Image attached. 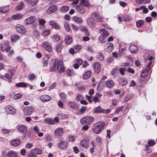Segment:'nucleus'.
<instances>
[{
	"label": "nucleus",
	"instance_id": "obj_7",
	"mask_svg": "<svg viewBox=\"0 0 157 157\" xmlns=\"http://www.w3.org/2000/svg\"><path fill=\"white\" fill-rule=\"evenodd\" d=\"M42 47L45 50L48 52H51L52 48L51 44L48 41L43 42L42 43Z\"/></svg>",
	"mask_w": 157,
	"mask_h": 157
},
{
	"label": "nucleus",
	"instance_id": "obj_27",
	"mask_svg": "<svg viewBox=\"0 0 157 157\" xmlns=\"http://www.w3.org/2000/svg\"><path fill=\"white\" fill-rule=\"evenodd\" d=\"M76 9L78 13L82 14L84 13L85 9L84 8L81 6H76Z\"/></svg>",
	"mask_w": 157,
	"mask_h": 157
},
{
	"label": "nucleus",
	"instance_id": "obj_32",
	"mask_svg": "<svg viewBox=\"0 0 157 157\" xmlns=\"http://www.w3.org/2000/svg\"><path fill=\"white\" fill-rule=\"evenodd\" d=\"M94 111L95 113H103L104 112V110L100 106L96 107Z\"/></svg>",
	"mask_w": 157,
	"mask_h": 157
},
{
	"label": "nucleus",
	"instance_id": "obj_44",
	"mask_svg": "<svg viewBox=\"0 0 157 157\" xmlns=\"http://www.w3.org/2000/svg\"><path fill=\"white\" fill-rule=\"evenodd\" d=\"M25 1L27 3L30 4L31 5L33 6L37 3L39 0H25Z\"/></svg>",
	"mask_w": 157,
	"mask_h": 157
},
{
	"label": "nucleus",
	"instance_id": "obj_45",
	"mask_svg": "<svg viewBox=\"0 0 157 157\" xmlns=\"http://www.w3.org/2000/svg\"><path fill=\"white\" fill-rule=\"evenodd\" d=\"M60 99L63 101H65L67 98V95L63 92H61L59 94Z\"/></svg>",
	"mask_w": 157,
	"mask_h": 157
},
{
	"label": "nucleus",
	"instance_id": "obj_43",
	"mask_svg": "<svg viewBox=\"0 0 157 157\" xmlns=\"http://www.w3.org/2000/svg\"><path fill=\"white\" fill-rule=\"evenodd\" d=\"M113 44L111 43H109L107 48L106 49V51L110 52H111L113 49Z\"/></svg>",
	"mask_w": 157,
	"mask_h": 157
},
{
	"label": "nucleus",
	"instance_id": "obj_39",
	"mask_svg": "<svg viewBox=\"0 0 157 157\" xmlns=\"http://www.w3.org/2000/svg\"><path fill=\"white\" fill-rule=\"evenodd\" d=\"M20 38V37L17 35H13L11 36V41L12 42H16Z\"/></svg>",
	"mask_w": 157,
	"mask_h": 157
},
{
	"label": "nucleus",
	"instance_id": "obj_37",
	"mask_svg": "<svg viewBox=\"0 0 157 157\" xmlns=\"http://www.w3.org/2000/svg\"><path fill=\"white\" fill-rule=\"evenodd\" d=\"M44 121L46 123L49 124H55L54 121L50 118H46L44 119Z\"/></svg>",
	"mask_w": 157,
	"mask_h": 157
},
{
	"label": "nucleus",
	"instance_id": "obj_62",
	"mask_svg": "<svg viewBox=\"0 0 157 157\" xmlns=\"http://www.w3.org/2000/svg\"><path fill=\"white\" fill-rule=\"evenodd\" d=\"M119 72L122 75H124V72L126 70V68L121 67L119 69Z\"/></svg>",
	"mask_w": 157,
	"mask_h": 157
},
{
	"label": "nucleus",
	"instance_id": "obj_24",
	"mask_svg": "<svg viewBox=\"0 0 157 157\" xmlns=\"http://www.w3.org/2000/svg\"><path fill=\"white\" fill-rule=\"evenodd\" d=\"M49 24L52 28L56 29H60V26L55 21H51L49 22Z\"/></svg>",
	"mask_w": 157,
	"mask_h": 157
},
{
	"label": "nucleus",
	"instance_id": "obj_42",
	"mask_svg": "<svg viewBox=\"0 0 157 157\" xmlns=\"http://www.w3.org/2000/svg\"><path fill=\"white\" fill-rule=\"evenodd\" d=\"M80 4L81 5L86 7H88L90 5L89 2L85 0H81Z\"/></svg>",
	"mask_w": 157,
	"mask_h": 157
},
{
	"label": "nucleus",
	"instance_id": "obj_34",
	"mask_svg": "<svg viewBox=\"0 0 157 157\" xmlns=\"http://www.w3.org/2000/svg\"><path fill=\"white\" fill-rule=\"evenodd\" d=\"M72 41V37L69 35H67L65 38V42L67 44H70Z\"/></svg>",
	"mask_w": 157,
	"mask_h": 157
},
{
	"label": "nucleus",
	"instance_id": "obj_17",
	"mask_svg": "<svg viewBox=\"0 0 157 157\" xmlns=\"http://www.w3.org/2000/svg\"><path fill=\"white\" fill-rule=\"evenodd\" d=\"M67 105L69 108L74 109H77L79 107V105L75 102L68 101Z\"/></svg>",
	"mask_w": 157,
	"mask_h": 157
},
{
	"label": "nucleus",
	"instance_id": "obj_18",
	"mask_svg": "<svg viewBox=\"0 0 157 157\" xmlns=\"http://www.w3.org/2000/svg\"><path fill=\"white\" fill-rule=\"evenodd\" d=\"M17 130L20 133H23L27 131L28 128L25 125L20 124L18 125L17 126Z\"/></svg>",
	"mask_w": 157,
	"mask_h": 157
},
{
	"label": "nucleus",
	"instance_id": "obj_50",
	"mask_svg": "<svg viewBox=\"0 0 157 157\" xmlns=\"http://www.w3.org/2000/svg\"><path fill=\"white\" fill-rule=\"evenodd\" d=\"M16 86L17 87H25L26 86V85L23 82H20L17 83L16 84Z\"/></svg>",
	"mask_w": 157,
	"mask_h": 157
},
{
	"label": "nucleus",
	"instance_id": "obj_53",
	"mask_svg": "<svg viewBox=\"0 0 157 157\" xmlns=\"http://www.w3.org/2000/svg\"><path fill=\"white\" fill-rule=\"evenodd\" d=\"M143 20H139L136 22V26L137 27L139 28L143 25Z\"/></svg>",
	"mask_w": 157,
	"mask_h": 157
},
{
	"label": "nucleus",
	"instance_id": "obj_16",
	"mask_svg": "<svg viewBox=\"0 0 157 157\" xmlns=\"http://www.w3.org/2000/svg\"><path fill=\"white\" fill-rule=\"evenodd\" d=\"M57 7L55 5L50 6L46 11V13L50 14L56 12L57 10Z\"/></svg>",
	"mask_w": 157,
	"mask_h": 157
},
{
	"label": "nucleus",
	"instance_id": "obj_15",
	"mask_svg": "<svg viewBox=\"0 0 157 157\" xmlns=\"http://www.w3.org/2000/svg\"><path fill=\"white\" fill-rule=\"evenodd\" d=\"M55 135L57 137H61L63 134V129L61 127H58L55 129L54 131Z\"/></svg>",
	"mask_w": 157,
	"mask_h": 157
},
{
	"label": "nucleus",
	"instance_id": "obj_38",
	"mask_svg": "<svg viewBox=\"0 0 157 157\" xmlns=\"http://www.w3.org/2000/svg\"><path fill=\"white\" fill-rule=\"evenodd\" d=\"M9 157H17V153L13 151H10L8 152Z\"/></svg>",
	"mask_w": 157,
	"mask_h": 157
},
{
	"label": "nucleus",
	"instance_id": "obj_49",
	"mask_svg": "<svg viewBox=\"0 0 157 157\" xmlns=\"http://www.w3.org/2000/svg\"><path fill=\"white\" fill-rule=\"evenodd\" d=\"M67 73L69 75L73 76L75 74L73 70L68 69L67 71Z\"/></svg>",
	"mask_w": 157,
	"mask_h": 157
},
{
	"label": "nucleus",
	"instance_id": "obj_36",
	"mask_svg": "<svg viewBox=\"0 0 157 157\" xmlns=\"http://www.w3.org/2000/svg\"><path fill=\"white\" fill-rule=\"evenodd\" d=\"M106 85L107 87L109 88L113 87L114 85L113 81L111 80H109L106 82Z\"/></svg>",
	"mask_w": 157,
	"mask_h": 157
},
{
	"label": "nucleus",
	"instance_id": "obj_4",
	"mask_svg": "<svg viewBox=\"0 0 157 157\" xmlns=\"http://www.w3.org/2000/svg\"><path fill=\"white\" fill-rule=\"evenodd\" d=\"M99 33L101 34L99 37V40L100 42L104 43L105 39L109 36V33L104 29H100L98 30Z\"/></svg>",
	"mask_w": 157,
	"mask_h": 157
},
{
	"label": "nucleus",
	"instance_id": "obj_28",
	"mask_svg": "<svg viewBox=\"0 0 157 157\" xmlns=\"http://www.w3.org/2000/svg\"><path fill=\"white\" fill-rule=\"evenodd\" d=\"M21 143V141L19 139L12 140L10 142L11 144L13 146H17Z\"/></svg>",
	"mask_w": 157,
	"mask_h": 157
},
{
	"label": "nucleus",
	"instance_id": "obj_23",
	"mask_svg": "<svg viewBox=\"0 0 157 157\" xmlns=\"http://www.w3.org/2000/svg\"><path fill=\"white\" fill-rule=\"evenodd\" d=\"M36 20V18L34 16H31L25 20V22L27 25L31 24L33 23Z\"/></svg>",
	"mask_w": 157,
	"mask_h": 157
},
{
	"label": "nucleus",
	"instance_id": "obj_59",
	"mask_svg": "<svg viewBox=\"0 0 157 157\" xmlns=\"http://www.w3.org/2000/svg\"><path fill=\"white\" fill-rule=\"evenodd\" d=\"M123 108V107L122 106H120L119 107L117 108L115 110L114 113L115 114H117L119 113V112Z\"/></svg>",
	"mask_w": 157,
	"mask_h": 157
},
{
	"label": "nucleus",
	"instance_id": "obj_46",
	"mask_svg": "<svg viewBox=\"0 0 157 157\" xmlns=\"http://www.w3.org/2000/svg\"><path fill=\"white\" fill-rule=\"evenodd\" d=\"M123 19L124 21H129L132 20L130 15H125L123 17Z\"/></svg>",
	"mask_w": 157,
	"mask_h": 157
},
{
	"label": "nucleus",
	"instance_id": "obj_63",
	"mask_svg": "<svg viewBox=\"0 0 157 157\" xmlns=\"http://www.w3.org/2000/svg\"><path fill=\"white\" fill-rule=\"evenodd\" d=\"M83 61L81 59H78L76 60V63L79 65L82 64L83 63Z\"/></svg>",
	"mask_w": 157,
	"mask_h": 157
},
{
	"label": "nucleus",
	"instance_id": "obj_13",
	"mask_svg": "<svg viewBox=\"0 0 157 157\" xmlns=\"http://www.w3.org/2000/svg\"><path fill=\"white\" fill-rule=\"evenodd\" d=\"M93 70L95 74H97L100 72L101 68L99 63L96 62L94 63L93 65Z\"/></svg>",
	"mask_w": 157,
	"mask_h": 157
},
{
	"label": "nucleus",
	"instance_id": "obj_61",
	"mask_svg": "<svg viewBox=\"0 0 157 157\" xmlns=\"http://www.w3.org/2000/svg\"><path fill=\"white\" fill-rule=\"evenodd\" d=\"M75 137L74 136H70L69 137L68 140L69 142H73L75 140Z\"/></svg>",
	"mask_w": 157,
	"mask_h": 157
},
{
	"label": "nucleus",
	"instance_id": "obj_9",
	"mask_svg": "<svg viewBox=\"0 0 157 157\" xmlns=\"http://www.w3.org/2000/svg\"><path fill=\"white\" fill-rule=\"evenodd\" d=\"M33 108L30 106H27L23 110L24 113L26 115H30L34 111Z\"/></svg>",
	"mask_w": 157,
	"mask_h": 157
},
{
	"label": "nucleus",
	"instance_id": "obj_48",
	"mask_svg": "<svg viewBox=\"0 0 157 157\" xmlns=\"http://www.w3.org/2000/svg\"><path fill=\"white\" fill-rule=\"evenodd\" d=\"M52 40L54 42H57L60 40V37L58 35H54L52 37Z\"/></svg>",
	"mask_w": 157,
	"mask_h": 157
},
{
	"label": "nucleus",
	"instance_id": "obj_19",
	"mask_svg": "<svg viewBox=\"0 0 157 157\" xmlns=\"http://www.w3.org/2000/svg\"><path fill=\"white\" fill-rule=\"evenodd\" d=\"M80 144L81 146L82 147L85 148H87L89 145V140H82L80 141Z\"/></svg>",
	"mask_w": 157,
	"mask_h": 157
},
{
	"label": "nucleus",
	"instance_id": "obj_3",
	"mask_svg": "<svg viewBox=\"0 0 157 157\" xmlns=\"http://www.w3.org/2000/svg\"><path fill=\"white\" fill-rule=\"evenodd\" d=\"M94 118L91 116L84 117L81 119L80 121L82 124L90 125L92 124L94 120Z\"/></svg>",
	"mask_w": 157,
	"mask_h": 157
},
{
	"label": "nucleus",
	"instance_id": "obj_56",
	"mask_svg": "<svg viewBox=\"0 0 157 157\" xmlns=\"http://www.w3.org/2000/svg\"><path fill=\"white\" fill-rule=\"evenodd\" d=\"M75 85L79 90H84L85 89L82 86L78 83H76Z\"/></svg>",
	"mask_w": 157,
	"mask_h": 157
},
{
	"label": "nucleus",
	"instance_id": "obj_47",
	"mask_svg": "<svg viewBox=\"0 0 157 157\" xmlns=\"http://www.w3.org/2000/svg\"><path fill=\"white\" fill-rule=\"evenodd\" d=\"M69 7L67 6H63L60 9V11L63 13H65L69 10Z\"/></svg>",
	"mask_w": 157,
	"mask_h": 157
},
{
	"label": "nucleus",
	"instance_id": "obj_14",
	"mask_svg": "<svg viewBox=\"0 0 157 157\" xmlns=\"http://www.w3.org/2000/svg\"><path fill=\"white\" fill-rule=\"evenodd\" d=\"M5 110L7 113L12 114H15L16 111L15 109L12 106L8 105L6 106Z\"/></svg>",
	"mask_w": 157,
	"mask_h": 157
},
{
	"label": "nucleus",
	"instance_id": "obj_55",
	"mask_svg": "<svg viewBox=\"0 0 157 157\" xmlns=\"http://www.w3.org/2000/svg\"><path fill=\"white\" fill-rule=\"evenodd\" d=\"M64 26L66 30L68 32L70 30V28L69 24L67 22H65L64 24Z\"/></svg>",
	"mask_w": 157,
	"mask_h": 157
},
{
	"label": "nucleus",
	"instance_id": "obj_58",
	"mask_svg": "<svg viewBox=\"0 0 157 157\" xmlns=\"http://www.w3.org/2000/svg\"><path fill=\"white\" fill-rule=\"evenodd\" d=\"M21 96L22 95L21 94H17L14 95L13 98L14 100H16L21 98Z\"/></svg>",
	"mask_w": 157,
	"mask_h": 157
},
{
	"label": "nucleus",
	"instance_id": "obj_30",
	"mask_svg": "<svg viewBox=\"0 0 157 157\" xmlns=\"http://www.w3.org/2000/svg\"><path fill=\"white\" fill-rule=\"evenodd\" d=\"M73 19L75 22L80 24L83 23V21L81 17H79L77 16H75L73 17Z\"/></svg>",
	"mask_w": 157,
	"mask_h": 157
},
{
	"label": "nucleus",
	"instance_id": "obj_60",
	"mask_svg": "<svg viewBox=\"0 0 157 157\" xmlns=\"http://www.w3.org/2000/svg\"><path fill=\"white\" fill-rule=\"evenodd\" d=\"M132 95L131 94H129L126 96L124 98V101L126 102L127 101L130 100L132 97Z\"/></svg>",
	"mask_w": 157,
	"mask_h": 157
},
{
	"label": "nucleus",
	"instance_id": "obj_2",
	"mask_svg": "<svg viewBox=\"0 0 157 157\" xmlns=\"http://www.w3.org/2000/svg\"><path fill=\"white\" fill-rule=\"evenodd\" d=\"M105 125V123L103 122L95 123L92 127L93 131L96 134L100 133L103 129Z\"/></svg>",
	"mask_w": 157,
	"mask_h": 157
},
{
	"label": "nucleus",
	"instance_id": "obj_31",
	"mask_svg": "<svg viewBox=\"0 0 157 157\" xmlns=\"http://www.w3.org/2000/svg\"><path fill=\"white\" fill-rule=\"evenodd\" d=\"M23 17V15L20 13H17L13 15L11 17L14 20H18L21 19Z\"/></svg>",
	"mask_w": 157,
	"mask_h": 157
},
{
	"label": "nucleus",
	"instance_id": "obj_8",
	"mask_svg": "<svg viewBox=\"0 0 157 157\" xmlns=\"http://www.w3.org/2000/svg\"><path fill=\"white\" fill-rule=\"evenodd\" d=\"M151 63L152 62L151 61H150L148 64L147 65L146 67V68L143 70L141 75V76L145 77L147 76L148 74L149 70L150 69L151 65Z\"/></svg>",
	"mask_w": 157,
	"mask_h": 157
},
{
	"label": "nucleus",
	"instance_id": "obj_26",
	"mask_svg": "<svg viewBox=\"0 0 157 157\" xmlns=\"http://www.w3.org/2000/svg\"><path fill=\"white\" fill-rule=\"evenodd\" d=\"M13 75V73L10 71L9 72V74L6 73L5 75V77L8 79L9 82H11V80L12 77Z\"/></svg>",
	"mask_w": 157,
	"mask_h": 157
},
{
	"label": "nucleus",
	"instance_id": "obj_12",
	"mask_svg": "<svg viewBox=\"0 0 157 157\" xmlns=\"http://www.w3.org/2000/svg\"><path fill=\"white\" fill-rule=\"evenodd\" d=\"M17 31L21 33L25 34L26 33V30L24 27L21 25L17 24L16 26Z\"/></svg>",
	"mask_w": 157,
	"mask_h": 157
},
{
	"label": "nucleus",
	"instance_id": "obj_29",
	"mask_svg": "<svg viewBox=\"0 0 157 157\" xmlns=\"http://www.w3.org/2000/svg\"><path fill=\"white\" fill-rule=\"evenodd\" d=\"M129 50L132 53H136L138 51L137 47L135 45H131L129 47Z\"/></svg>",
	"mask_w": 157,
	"mask_h": 157
},
{
	"label": "nucleus",
	"instance_id": "obj_1",
	"mask_svg": "<svg viewBox=\"0 0 157 157\" xmlns=\"http://www.w3.org/2000/svg\"><path fill=\"white\" fill-rule=\"evenodd\" d=\"M51 71H58L59 73H61L65 71L63 61L61 59H59L56 61L53 64V65L51 68Z\"/></svg>",
	"mask_w": 157,
	"mask_h": 157
},
{
	"label": "nucleus",
	"instance_id": "obj_64",
	"mask_svg": "<svg viewBox=\"0 0 157 157\" xmlns=\"http://www.w3.org/2000/svg\"><path fill=\"white\" fill-rule=\"evenodd\" d=\"M83 98V97L82 95L80 94H78L76 97V100L77 101H79L81 99Z\"/></svg>",
	"mask_w": 157,
	"mask_h": 157
},
{
	"label": "nucleus",
	"instance_id": "obj_20",
	"mask_svg": "<svg viewBox=\"0 0 157 157\" xmlns=\"http://www.w3.org/2000/svg\"><path fill=\"white\" fill-rule=\"evenodd\" d=\"M68 146V143L65 141H61L58 144L59 147L62 149H65L67 148Z\"/></svg>",
	"mask_w": 157,
	"mask_h": 157
},
{
	"label": "nucleus",
	"instance_id": "obj_22",
	"mask_svg": "<svg viewBox=\"0 0 157 157\" xmlns=\"http://www.w3.org/2000/svg\"><path fill=\"white\" fill-rule=\"evenodd\" d=\"M119 84L121 86H124L127 83V79L124 77L120 78L118 80Z\"/></svg>",
	"mask_w": 157,
	"mask_h": 157
},
{
	"label": "nucleus",
	"instance_id": "obj_33",
	"mask_svg": "<svg viewBox=\"0 0 157 157\" xmlns=\"http://www.w3.org/2000/svg\"><path fill=\"white\" fill-rule=\"evenodd\" d=\"M10 9L8 6L0 7V12L2 13H6L9 11Z\"/></svg>",
	"mask_w": 157,
	"mask_h": 157
},
{
	"label": "nucleus",
	"instance_id": "obj_51",
	"mask_svg": "<svg viewBox=\"0 0 157 157\" xmlns=\"http://www.w3.org/2000/svg\"><path fill=\"white\" fill-rule=\"evenodd\" d=\"M98 89L99 91L102 90L104 88V84L102 82H100L98 85Z\"/></svg>",
	"mask_w": 157,
	"mask_h": 157
},
{
	"label": "nucleus",
	"instance_id": "obj_41",
	"mask_svg": "<svg viewBox=\"0 0 157 157\" xmlns=\"http://www.w3.org/2000/svg\"><path fill=\"white\" fill-rule=\"evenodd\" d=\"M91 75V72L90 71H88L84 74L83 78V79H86L90 78Z\"/></svg>",
	"mask_w": 157,
	"mask_h": 157
},
{
	"label": "nucleus",
	"instance_id": "obj_10",
	"mask_svg": "<svg viewBox=\"0 0 157 157\" xmlns=\"http://www.w3.org/2000/svg\"><path fill=\"white\" fill-rule=\"evenodd\" d=\"M87 25L91 28H94L96 26V23L93 19L90 17H88L86 19Z\"/></svg>",
	"mask_w": 157,
	"mask_h": 157
},
{
	"label": "nucleus",
	"instance_id": "obj_54",
	"mask_svg": "<svg viewBox=\"0 0 157 157\" xmlns=\"http://www.w3.org/2000/svg\"><path fill=\"white\" fill-rule=\"evenodd\" d=\"M95 140L98 143V144L99 145H100L101 144L102 139L99 136H97L95 138Z\"/></svg>",
	"mask_w": 157,
	"mask_h": 157
},
{
	"label": "nucleus",
	"instance_id": "obj_52",
	"mask_svg": "<svg viewBox=\"0 0 157 157\" xmlns=\"http://www.w3.org/2000/svg\"><path fill=\"white\" fill-rule=\"evenodd\" d=\"M50 31L49 30H46L44 31L43 30V32L41 34V35L44 36H46L50 34Z\"/></svg>",
	"mask_w": 157,
	"mask_h": 157
},
{
	"label": "nucleus",
	"instance_id": "obj_5",
	"mask_svg": "<svg viewBox=\"0 0 157 157\" xmlns=\"http://www.w3.org/2000/svg\"><path fill=\"white\" fill-rule=\"evenodd\" d=\"M91 16L93 20L96 22L102 23L103 22V17H101L98 12H94L93 13Z\"/></svg>",
	"mask_w": 157,
	"mask_h": 157
},
{
	"label": "nucleus",
	"instance_id": "obj_40",
	"mask_svg": "<svg viewBox=\"0 0 157 157\" xmlns=\"http://www.w3.org/2000/svg\"><path fill=\"white\" fill-rule=\"evenodd\" d=\"M25 6L24 3L22 2H21L17 6L16 8V10H19L22 9Z\"/></svg>",
	"mask_w": 157,
	"mask_h": 157
},
{
	"label": "nucleus",
	"instance_id": "obj_35",
	"mask_svg": "<svg viewBox=\"0 0 157 157\" xmlns=\"http://www.w3.org/2000/svg\"><path fill=\"white\" fill-rule=\"evenodd\" d=\"M10 43L8 41H6L5 42L4 46L5 51L8 52L11 49V47L9 45Z\"/></svg>",
	"mask_w": 157,
	"mask_h": 157
},
{
	"label": "nucleus",
	"instance_id": "obj_6",
	"mask_svg": "<svg viewBox=\"0 0 157 157\" xmlns=\"http://www.w3.org/2000/svg\"><path fill=\"white\" fill-rule=\"evenodd\" d=\"M42 151L40 149L34 148L31 151L28 156L29 157H34L36 155H40Z\"/></svg>",
	"mask_w": 157,
	"mask_h": 157
},
{
	"label": "nucleus",
	"instance_id": "obj_25",
	"mask_svg": "<svg viewBox=\"0 0 157 157\" xmlns=\"http://www.w3.org/2000/svg\"><path fill=\"white\" fill-rule=\"evenodd\" d=\"M63 42V41H60L56 45L55 48V50L57 52L59 53L61 51L63 47V46L62 44Z\"/></svg>",
	"mask_w": 157,
	"mask_h": 157
},
{
	"label": "nucleus",
	"instance_id": "obj_21",
	"mask_svg": "<svg viewBox=\"0 0 157 157\" xmlns=\"http://www.w3.org/2000/svg\"><path fill=\"white\" fill-rule=\"evenodd\" d=\"M40 99L41 101L46 102L50 100L51 99V98L49 95H44L41 96L40 97Z\"/></svg>",
	"mask_w": 157,
	"mask_h": 157
},
{
	"label": "nucleus",
	"instance_id": "obj_57",
	"mask_svg": "<svg viewBox=\"0 0 157 157\" xmlns=\"http://www.w3.org/2000/svg\"><path fill=\"white\" fill-rule=\"evenodd\" d=\"M82 48V46L80 45H75L74 47L76 52L79 51Z\"/></svg>",
	"mask_w": 157,
	"mask_h": 157
},
{
	"label": "nucleus",
	"instance_id": "obj_11",
	"mask_svg": "<svg viewBox=\"0 0 157 157\" xmlns=\"http://www.w3.org/2000/svg\"><path fill=\"white\" fill-rule=\"evenodd\" d=\"M87 25L91 28H94L96 26V23L93 19L90 17H88L86 19Z\"/></svg>",
	"mask_w": 157,
	"mask_h": 157
}]
</instances>
